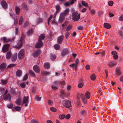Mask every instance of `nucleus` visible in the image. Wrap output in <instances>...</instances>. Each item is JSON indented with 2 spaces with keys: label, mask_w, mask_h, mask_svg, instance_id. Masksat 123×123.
<instances>
[{
  "label": "nucleus",
  "mask_w": 123,
  "mask_h": 123,
  "mask_svg": "<svg viewBox=\"0 0 123 123\" xmlns=\"http://www.w3.org/2000/svg\"><path fill=\"white\" fill-rule=\"evenodd\" d=\"M80 13L78 14L77 11L75 12L72 14V19L74 21L78 20L80 18Z\"/></svg>",
  "instance_id": "f257e3e1"
},
{
  "label": "nucleus",
  "mask_w": 123,
  "mask_h": 123,
  "mask_svg": "<svg viewBox=\"0 0 123 123\" xmlns=\"http://www.w3.org/2000/svg\"><path fill=\"white\" fill-rule=\"evenodd\" d=\"M71 102L68 100H64L63 102V105L67 108H69L71 106Z\"/></svg>",
  "instance_id": "f03ea898"
},
{
  "label": "nucleus",
  "mask_w": 123,
  "mask_h": 123,
  "mask_svg": "<svg viewBox=\"0 0 123 123\" xmlns=\"http://www.w3.org/2000/svg\"><path fill=\"white\" fill-rule=\"evenodd\" d=\"M25 51L24 49H22L19 52L18 54V57L19 59H22L24 57Z\"/></svg>",
  "instance_id": "7ed1b4c3"
},
{
  "label": "nucleus",
  "mask_w": 123,
  "mask_h": 123,
  "mask_svg": "<svg viewBox=\"0 0 123 123\" xmlns=\"http://www.w3.org/2000/svg\"><path fill=\"white\" fill-rule=\"evenodd\" d=\"M43 44L41 41L38 40V41L36 44L35 47L37 48H40L42 46Z\"/></svg>",
  "instance_id": "20e7f679"
},
{
  "label": "nucleus",
  "mask_w": 123,
  "mask_h": 123,
  "mask_svg": "<svg viewBox=\"0 0 123 123\" xmlns=\"http://www.w3.org/2000/svg\"><path fill=\"white\" fill-rule=\"evenodd\" d=\"M23 39L22 37H21L20 40L18 41V43L17 45L15 46V47L17 49H19L20 48L22 44V40Z\"/></svg>",
  "instance_id": "39448f33"
},
{
  "label": "nucleus",
  "mask_w": 123,
  "mask_h": 123,
  "mask_svg": "<svg viewBox=\"0 0 123 123\" xmlns=\"http://www.w3.org/2000/svg\"><path fill=\"white\" fill-rule=\"evenodd\" d=\"M3 98L4 100H8L10 102L11 100V97L10 94L8 93L6 95H4Z\"/></svg>",
  "instance_id": "423d86ee"
},
{
  "label": "nucleus",
  "mask_w": 123,
  "mask_h": 123,
  "mask_svg": "<svg viewBox=\"0 0 123 123\" xmlns=\"http://www.w3.org/2000/svg\"><path fill=\"white\" fill-rule=\"evenodd\" d=\"M41 54V51L39 50H37L34 52L32 54L33 56L35 57H37Z\"/></svg>",
  "instance_id": "0eeeda50"
},
{
  "label": "nucleus",
  "mask_w": 123,
  "mask_h": 123,
  "mask_svg": "<svg viewBox=\"0 0 123 123\" xmlns=\"http://www.w3.org/2000/svg\"><path fill=\"white\" fill-rule=\"evenodd\" d=\"M34 70L37 73H39L40 72V69L39 67L37 65H35L33 67Z\"/></svg>",
  "instance_id": "6e6552de"
},
{
  "label": "nucleus",
  "mask_w": 123,
  "mask_h": 123,
  "mask_svg": "<svg viewBox=\"0 0 123 123\" xmlns=\"http://www.w3.org/2000/svg\"><path fill=\"white\" fill-rule=\"evenodd\" d=\"M68 52V49L67 48H64L63 49L61 52V56H64L66 55Z\"/></svg>",
  "instance_id": "1a4fd4ad"
},
{
  "label": "nucleus",
  "mask_w": 123,
  "mask_h": 123,
  "mask_svg": "<svg viewBox=\"0 0 123 123\" xmlns=\"http://www.w3.org/2000/svg\"><path fill=\"white\" fill-rule=\"evenodd\" d=\"M64 36L62 35L60 36L57 38V42L59 44H61L63 40Z\"/></svg>",
  "instance_id": "9d476101"
},
{
  "label": "nucleus",
  "mask_w": 123,
  "mask_h": 123,
  "mask_svg": "<svg viewBox=\"0 0 123 123\" xmlns=\"http://www.w3.org/2000/svg\"><path fill=\"white\" fill-rule=\"evenodd\" d=\"M9 45L8 44H5L2 48V50L3 52L5 53L8 50Z\"/></svg>",
  "instance_id": "9b49d317"
},
{
  "label": "nucleus",
  "mask_w": 123,
  "mask_h": 123,
  "mask_svg": "<svg viewBox=\"0 0 123 123\" xmlns=\"http://www.w3.org/2000/svg\"><path fill=\"white\" fill-rule=\"evenodd\" d=\"M116 75L119 76L121 74V72L120 70V69L118 67H117L116 68Z\"/></svg>",
  "instance_id": "f8f14e48"
},
{
  "label": "nucleus",
  "mask_w": 123,
  "mask_h": 123,
  "mask_svg": "<svg viewBox=\"0 0 123 123\" xmlns=\"http://www.w3.org/2000/svg\"><path fill=\"white\" fill-rule=\"evenodd\" d=\"M65 17L63 14H61L59 18V21L60 23H62L64 20Z\"/></svg>",
  "instance_id": "ddd939ff"
},
{
  "label": "nucleus",
  "mask_w": 123,
  "mask_h": 123,
  "mask_svg": "<svg viewBox=\"0 0 123 123\" xmlns=\"http://www.w3.org/2000/svg\"><path fill=\"white\" fill-rule=\"evenodd\" d=\"M1 4L3 7L4 9L7 8V4L6 2L4 0H2L1 2Z\"/></svg>",
  "instance_id": "4468645a"
},
{
  "label": "nucleus",
  "mask_w": 123,
  "mask_h": 123,
  "mask_svg": "<svg viewBox=\"0 0 123 123\" xmlns=\"http://www.w3.org/2000/svg\"><path fill=\"white\" fill-rule=\"evenodd\" d=\"M17 53H16L13 55L11 58L12 61V62H14L16 61L17 58Z\"/></svg>",
  "instance_id": "2eb2a0df"
},
{
  "label": "nucleus",
  "mask_w": 123,
  "mask_h": 123,
  "mask_svg": "<svg viewBox=\"0 0 123 123\" xmlns=\"http://www.w3.org/2000/svg\"><path fill=\"white\" fill-rule=\"evenodd\" d=\"M54 85H57L59 84H60L61 85H64L65 84V82L64 81H56L54 82Z\"/></svg>",
  "instance_id": "dca6fc26"
},
{
  "label": "nucleus",
  "mask_w": 123,
  "mask_h": 123,
  "mask_svg": "<svg viewBox=\"0 0 123 123\" xmlns=\"http://www.w3.org/2000/svg\"><path fill=\"white\" fill-rule=\"evenodd\" d=\"M83 97H85V95L84 94H82V93H78L77 95V100H79L81 98L82 99V98H83Z\"/></svg>",
  "instance_id": "f3484780"
},
{
  "label": "nucleus",
  "mask_w": 123,
  "mask_h": 123,
  "mask_svg": "<svg viewBox=\"0 0 123 123\" xmlns=\"http://www.w3.org/2000/svg\"><path fill=\"white\" fill-rule=\"evenodd\" d=\"M19 98L16 99V103L18 105H20L21 103V98L19 97Z\"/></svg>",
  "instance_id": "a211bd4d"
},
{
  "label": "nucleus",
  "mask_w": 123,
  "mask_h": 123,
  "mask_svg": "<svg viewBox=\"0 0 123 123\" xmlns=\"http://www.w3.org/2000/svg\"><path fill=\"white\" fill-rule=\"evenodd\" d=\"M22 74V71L21 70H18L16 72V76L18 77H20L21 76Z\"/></svg>",
  "instance_id": "6ab92c4d"
},
{
  "label": "nucleus",
  "mask_w": 123,
  "mask_h": 123,
  "mask_svg": "<svg viewBox=\"0 0 123 123\" xmlns=\"http://www.w3.org/2000/svg\"><path fill=\"white\" fill-rule=\"evenodd\" d=\"M29 99V97L25 96L24 97L23 100V104L27 103Z\"/></svg>",
  "instance_id": "aec40b11"
},
{
  "label": "nucleus",
  "mask_w": 123,
  "mask_h": 123,
  "mask_svg": "<svg viewBox=\"0 0 123 123\" xmlns=\"http://www.w3.org/2000/svg\"><path fill=\"white\" fill-rule=\"evenodd\" d=\"M12 55V53L10 51L8 52L6 55V58L7 59H9Z\"/></svg>",
  "instance_id": "412c9836"
},
{
  "label": "nucleus",
  "mask_w": 123,
  "mask_h": 123,
  "mask_svg": "<svg viewBox=\"0 0 123 123\" xmlns=\"http://www.w3.org/2000/svg\"><path fill=\"white\" fill-rule=\"evenodd\" d=\"M45 38V35L43 34H42L39 37L38 40H41L42 41V40L44 39Z\"/></svg>",
  "instance_id": "4be33fe9"
},
{
  "label": "nucleus",
  "mask_w": 123,
  "mask_h": 123,
  "mask_svg": "<svg viewBox=\"0 0 123 123\" xmlns=\"http://www.w3.org/2000/svg\"><path fill=\"white\" fill-rule=\"evenodd\" d=\"M85 96L87 99H89L90 97V94L88 91L86 92L85 93Z\"/></svg>",
  "instance_id": "5701e85b"
},
{
  "label": "nucleus",
  "mask_w": 123,
  "mask_h": 123,
  "mask_svg": "<svg viewBox=\"0 0 123 123\" xmlns=\"http://www.w3.org/2000/svg\"><path fill=\"white\" fill-rule=\"evenodd\" d=\"M6 64L3 63L0 65V69L1 70H3L6 68Z\"/></svg>",
  "instance_id": "b1692460"
},
{
  "label": "nucleus",
  "mask_w": 123,
  "mask_h": 123,
  "mask_svg": "<svg viewBox=\"0 0 123 123\" xmlns=\"http://www.w3.org/2000/svg\"><path fill=\"white\" fill-rule=\"evenodd\" d=\"M104 27L106 28H110L111 27V25L107 23H104Z\"/></svg>",
  "instance_id": "393cba45"
},
{
  "label": "nucleus",
  "mask_w": 123,
  "mask_h": 123,
  "mask_svg": "<svg viewBox=\"0 0 123 123\" xmlns=\"http://www.w3.org/2000/svg\"><path fill=\"white\" fill-rule=\"evenodd\" d=\"M44 67L47 69L49 68L50 67V64L49 62L45 63L44 64Z\"/></svg>",
  "instance_id": "a878e982"
},
{
  "label": "nucleus",
  "mask_w": 123,
  "mask_h": 123,
  "mask_svg": "<svg viewBox=\"0 0 123 123\" xmlns=\"http://www.w3.org/2000/svg\"><path fill=\"white\" fill-rule=\"evenodd\" d=\"M69 11V8H67L63 12H62L61 14H63V15L65 16V15L68 14Z\"/></svg>",
  "instance_id": "bb28decb"
},
{
  "label": "nucleus",
  "mask_w": 123,
  "mask_h": 123,
  "mask_svg": "<svg viewBox=\"0 0 123 123\" xmlns=\"http://www.w3.org/2000/svg\"><path fill=\"white\" fill-rule=\"evenodd\" d=\"M56 57V56L55 55L51 53L50 54V58L51 60H54Z\"/></svg>",
  "instance_id": "cd10ccee"
},
{
  "label": "nucleus",
  "mask_w": 123,
  "mask_h": 123,
  "mask_svg": "<svg viewBox=\"0 0 123 123\" xmlns=\"http://www.w3.org/2000/svg\"><path fill=\"white\" fill-rule=\"evenodd\" d=\"M15 11L17 14L18 15L20 12V8L18 7H15Z\"/></svg>",
  "instance_id": "c85d7f7f"
},
{
  "label": "nucleus",
  "mask_w": 123,
  "mask_h": 123,
  "mask_svg": "<svg viewBox=\"0 0 123 123\" xmlns=\"http://www.w3.org/2000/svg\"><path fill=\"white\" fill-rule=\"evenodd\" d=\"M24 22V19L23 17L21 16L20 18L19 21V24L20 25H21Z\"/></svg>",
  "instance_id": "c756f323"
},
{
  "label": "nucleus",
  "mask_w": 123,
  "mask_h": 123,
  "mask_svg": "<svg viewBox=\"0 0 123 123\" xmlns=\"http://www.w3.org/2000/svg\"><path fill=\"white\" fill-rule=\"evenodd\" d=\"M29 73L30 75L32 77H34L35 76V74L31 70H29Z\"/></svg>",
  "instance_id": "7c9ffc66"
},
{
  "label": "nucleus",
  "mask_w": 123,
  "mask_h": 123,
  "mask_svg": "<svg viewBox=\"0 0 123 123\" xmlns=\"http://www.w3.org/2000/svg\"><path fill=\"white\" fill-rule=\"evenodd\" d=\"M55 49L56 50L59 49L60 48V46L58 44H56L54 46Z\"/></svg>",
  "instance_id": "2f4dec72"
},
{
  "label": "nucleus",
  "mask_w": 123,
  "mask_h": 123,
  "mask_svg": "<svg viewBox=\"0 0 123 123\" xmlns=\"http://www.w3.org/2000/svg\"><path fill=\"white\" fill-rule=\"evenodd\" d=\"M15 109L16 111H19L21 109V107L19 106H17L15 107Z\"/></svg>",
  "instance_id": "473e14b6"
},
{
  "label": "nucleus",
  "mask_w": 123,
  "mask_h": 123,
  "mask_svg": "<svg viewBox=\"0 0 123 123\" xmlns=\"http://www.w3.org/2000/svg\"><path fill=\"white\" fill-rule=\"evenodd\" d=\"M70 32H66V33L65 34V37L66 39H67L68 38V37L69 36L70 34Z\"/></svg>",
  "instance_id": "72a5a7b5"
},
{
  "label": "nucleus",
  "mask_w": 123,
  "mask_h": 123,
  "mask_svg": "<svg viewBox=\"0 0 123 123\" xmlns=\"http://www.w3.org/2000/svg\"><path fill=\"white\" fill-rule=\"evenodd\" d=\"M50 110L53 112H55L57 111L56 109L53 107H51L50 108Z\"/></svg>",
  "instance_id": "f704fd0d"
},
{
  "label": "nucleus",
  "mask_w": 123,
  "mask_h": 123,
  "mask_svg": "<svg viewBox=\"0 0 123 123\" xmlns=\"http://www.w3.org/2000/svg\"><path fill=\"white\" fill-rule=\"evenodd\" d=\"M81 4H82L84 6H88V4L85 1H82L81 2Z\"/></svg>",
  "instance_id": "c9c22d12"
},
{
  "label": "nucleus",
  "mask_w": 123,
  "mask_h": 123,
  "mask_svg": "<svg viewBox=\"0 0 123 123\" xmlns=\"http://www.w3.org/2000/svg\"><path fill=\"white\" fill-rule=\"evenodd\" d=\"M50 73L47 71H43L42 72V74L43 75H47L50 74Z\"/></svg>",
  "instance_id": "e433bc0d"
},
{
  "label": "nucleus",
  "mask_w": 123,
  "mask_h": 123,
  "mask_svg": "<svg viewBox=\"0 0 123 123\" xmlns=\"http://www.w3.org/2000/svg\"><path fill=\"white\" fill-rule=\"evenodd\" d=\"M72 28V26L70 25H69L67 26V28L66 29L67 31L69 32V31Z\"/></svg>",
  "instance_id": "4c0bfd02"
},
{
  "label": "nucleus",
  "mask_w": 123,
  "mask_h": 123,
  "mask_svg": "<svg viewBox=\"0 0 123 123\" xmlns=\"http://www.w3.org/2000/svg\"><path fill=\"white\" fill-rule=\"evenodd\" d=\"M11 93L13 95H15L16 94V93L14 89H12L10 90Z\"/></svg>",
  "instance_id": "58836bf2"
},
{
  "label": "nucleus",
  "mask_w": 123,
  "mask_h": 123,
  "mask_svg": "<svg viewBox=\"0 0 123 123\" xmlns=\"http://www.w3.org/2000/svg\"><path fill=\"white\" fill-rule=\"evenodd\" d=\"M56 11L57 12H60V11L61 9V8L59 6H56Z\"/></svg>",
  "instance_id": "ea45409f"
},
{
  "label": "nucleus",
  "mask_w": 123,
  "mask_h": 123,
  "mask_svg": "<svg viewBox=\"0 0 123 123\" xmlns=\"http://www.w3.org/2000/svg\"><path fill=\"white\" fill-rule=\"evenodd\" d=\"M37 87L36 86H34L32 88V92L34 94H35L36 91Z\"/></svg>",
  "instance_id": "a19ab883"
},
{
  "label": "nucleus",
  "mask_w": 123,
  "mask_h": 123,
  "mask_svg": "<svg viewBox=\"0 0 123 123\" xmlns=\"http://www.w3.org/2000/svg\"><path fill=\"white\" fill-rule=\"evenodd\" d=\"M91 78L92 80H95L96 79L95 75L94 74H92L91 76Z\"/></svg>",
  "instance_id": "79ce46f5"
},
{
  "label": "nucleus",
  "mask_w": 123,
  "mask_h": 123,
  "mask_svg": "<svg viewBox=\"0 0 123 123\" xmlns=\"http://www.w3.org/2000/svg\"><path fill=\"white\" fill-rule=\"evenodd\" d=\"M33 29H31L28 31L27 32V33L28 35H30L33 32Z\"/></svg>",
  "instance_id": "37998d69"
},
{
  "label": "nucleus",
  "mask_w": 123,
  "mask_h": 123,
  "mask_svg": "<svg viewBox=\"0 0 123 123\" xmlns=\"http://www.w3.org/2000/svg\"><path fill=\"white\" fill-rule=\"evenodd\" d=\"M42 97H39L38 95H36L35 96V99L38 101H40L41 100Z\"/></svg>",
  "instance_id": "c03bdc74"
},
{
  "label": "nucleus",
  "mask_w": 123,
  "mask_h": 123,
  "mask_svg": "<svg viewBox=\"0 0 123 123\" xmlns=\"http://www.w3.org/2000/svg\"><path fill=\"white\" fill-rule=\"evenodd\" d=\"M80 113L82 116H85L86 115V111L85 110H83Z\"/></svg>",
  "instance_id": "a18cd8bd"
},
{
  "label": "nucleus",
  "mask_w": 123,
  "mask_h": 123,
  "mask_svg": "<svg viewBox=\"0 0 123 123\" xmlns=\"http://www.w3.org/2000/svg\"><path fill=\"white\" fill-rule=\"evenodd\" d=\"M65 117V115L64 114H62V115H60L59 116V118L61 119H62Z\"/></svg>",
  "instance_id": "49530a36"
},
{
  "label": "nucleus",
  "mask_w": 123,
  "mask_h": 123,
  "mask_svg": "<svg viewBox=\"0 0 123 123\" xmlns=\"http://www.w3.org/2000/svg\"><path fill=\"white\" fill-rule=\"evenodd\" d=\"M82 101L84 103L86 104L87 103L86 99L85 98V97L82 98Z\"/></svg>",
  "instance_id": "de8ad7c7"
},
{
  "label": "nucleus",
  "mask_w": 123,
  "mask_h": 123,
  "mask_svg": "<svg viewBox=\"0 0 123 123\" xmlns=\"http://www.w3.org/2000/svg\"><path fill=\"white\" fill-rule=\"evenodd\" d=\"M51 87L53 90H56L58 89V87L57 86H55L53 85H52Z\"/></svg>",
  "instance_id": "09e8293b"
},
{
  "label": "nucleus",
  "mask_w": 123,
  "mask_h": 123,
  "mask_svg": "<svg viewBox=\"0 0 123 123\" xmlns=\"http://www.w3.org/2000/svg\"><path fill=\"white\" fill-rule=\"evenodd\" d=\"M108 65L110 67H112L116 65V64L115 63L111 62L109 63Z\"/></svg>",
  "instance_id": "8fccbe9b"
},
{
  "label": "nucleus",
  "mask_w": 123,
  "mask_h": 123,
  "mask_svg": "<svg viewBox=\"0 0 123 123\" xmlns=\"http://www.w3.org/2000/svg\"><path fill=\"white\" fill-rule=\"evenodd\" d=\"M15 66V64H11L8 65L7 67V68H9Z\"/></svg>",
  "instance_id": "3c124183"
},
{
  "label": "nucleus",
  "mask_w": 123,
  "mask_h": 123,
  "mask_svg": "<svg viewBox=\"0 0 123 123\" xmlns=\"http://www.w3.org/2000/svg\"><path fill=\"white\" fill-rule=\"evenodd\" d=\"M13 105L12 104H8L7 106L8 108L12 109L13 107Z\"/></svg>",
  "instance_id": "603ef678"
},
{
  "label": "nucleus",
  "mask_w": 123,
  "mask_h": 123,
  "mask_svg": "<svg viewBox=\"0 0 123 123\" xmlns=\"http://www.w3.org/2000/svg\"><path fill=\"white\" fill-rule=\"evenodd\" d=\"M28 75L27 74H26L24 76L23 80V81L26 80L28 79Z\"/></svg>",
  "instance_id": "864d4df0"
},
{
  "label": "nucleus",
  "mask_w": 123,
  "mask_h": 123,
  "mask_svg": "<svg viewBox=\"0 0 123 123\" xmlns=\"http://www.w3.org/2000/svg\"><path fill=\"white\" fill-rule=\"evenodd\" d=\"M48 104L49 105H51L53 104V102L51 100L49 99L48 101Z\"/></svg>",
  "instance_id": "5fc2aeb1"
},
{
  "label": "nucleus",
  "mask_w": 123,
  "mask_h": 123,
  "mask_svg": "<svg viewBox=\"0 0 123 123\" xmlns=\"http://www.w3.org/2000/svg\"><path fill=\"white\" fill-rule=\"evenodd\" d=\"M79 60L78 59H76V60L75 61V64H74L75 65H76V66L77 65H78L79 62Z\"/></svg>",
  "instance_id": "6e6d98bb"
},
{
  "label": "nucleus",
  "mask_w": 123,
  "mask_h": 123,
  "mask_svg": "<svg viewBox=\"0 0 123 123\" xmlns=\"http://www.w3.org/2000/svg\"><path fill=\"white\" fill-rule=\"evenodd\" d=\"M119 36H120L121 37L123 38V33L122 32L120 31H119Z\"/></svg>",
  "instance_id": "4d7b16f0"
},
{
  "label": "nucleus",
  "mask_w": 123,
  "mask_h": 123,
  "mask_svg": "<svg viewBox=\"0 0 123 123\" xmlns=\"http://www.w3.org/2000/svg\"><path fill=\"white\" fill-rule=\"evenodd\" d=\"M22 7L25 9H27L28 8L26 5L25 4H23L22 5Z\"/></svg>",
  "instance_id": "13d9d810"
},
{
  "label": "nucleus",
  "mask_w": 123,
  "mask_h": 123,
  "mask_svg": "<svg viewBox=\"0 0 123 123\" xmlns=\"http://www.w3.org/2000/svg\"><path fill=\"white\" fill-rule=\"evenodd\" d=\"M113 2L112 1H110L108 2V4L110 6H112L113 5Z\"/></svg>",
  "instance_id": "bf43d9fd"
},
{
  "label": "nucleus",
  "mask_w": 123,
  "mask_h": 123,
  "mask_svg": "<svg viewBox=\"0 0 123 123\" xmlns=\"http://www.w3.org/2000/svg\"><path fill=\"white\" fill-rule=\"evenodd\" d=\"M42 22V20L41 19L38 18L37 20V24L40 23Z\"/></svg>",
  "instance_id": "052dcab7"
},
{
  "label": "nucleus",
  "mask_w": 123,
  "mask_h": 123,
  "mask_svg": "<svg viewBox=\"0 0 123 123\" xmlns=\"http://www.w3.org/2000/svg\"><path fill=\"white\" fill-rule=\"evenodd\" d=\"M97 13H98V16L100 17L101 15L103 14V12L101 11H99L97 12Z\"/></svg>",
  "instance_id": "680f3d73"
},
{
  "label": "nucleus",
  "mask_w": 123,
  "mask_h": 123,
  "mask_svg": "<svg viewBox=\"0 0 123 123\" xmlns=\"http://www.w3.org/2000/svg\"><path fill=\"white\" fill-rule=\"evenodd\" d=\"M1 82L3 84H6L7 82V80H2Z\"/></svg>",
  "instance_id": "e2e57ef3"
},
{
  "label": "nucleus",
  "mask_w": 123,
  "mask_h": 123,
  "mask_svg": "<svg viewBox=\"0 0 123 123\" xmlns=\"http://www.w3.org/2000/svg\"><path fill=\"white\" fill-rule=\"evenodd\" d=\"M70 115L69 114H68L65 116V117L66 119H68L70 118Z\"/></svg>",
  "instance_id": "0e129e2a"
},
{
  "label": "nucleus",
  "mask_w": 123,
  "mask_h": 123,
  "mask_svg": "<svg viewBox=\"0 0 123 123\" xmlns=\"http://www.w3.org/2000/svg\"><path fill=\"white\" fill-rule=\"evenodd\" d=\"M29 24V23L28 22H26L24 24V25L23 26V27H26Z\"/></svg>",
  "instance_id": "69168bd1"
},
{
  "label": "nucleus",
  "mask_w": 123,
  "mask_h": 123,
  "mask_svg": "<svg viewBox=\"0 0 123 123\" xmlns=\"http://www.w3.org/2000/svg\"><path fill=\"white\" fill-rule=\"evenodd\" d=\"M111 53L113 55H117V52L115 51H112L111 52Z\"/></svg>",
  "instance_id": "338daca9"
},
{
  "label": "nucleus",
  "mask_w": 123,
  "mask_h": 123,
  "mask_svg": "<svg viewBox=\"0 0 123 123\" xmlns=\"http://www.w3.org/2000/svg\"><path fill=\"white\" fill-rule=\"evenodd\" d=\"M32 123H39L38 121L35 119L31 121Z\"/></svg>",
  "instance_id": "774afa93"
}]
</instances>
